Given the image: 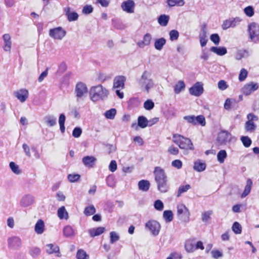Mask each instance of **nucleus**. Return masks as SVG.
<instances>
[{
  "instance_id": "nucleus-1",
  "label": "nucleus",
  "mask_w": 259,
  "mask_h": 259,
  "mask_svg": "<svg viewBox=\"0 0 259 259\" xmlns=\"http://www.w3.org/2000/svg\"><path fill=\"white\" fill-rule=\"evenodd\" d=\"M153 175L157 190L162 193H167L170 189V185L164 169L160 166L155 167Z\"/></svg>"
},
{
  "instance_id": "nucleus-2",
  "label": "nucleus",
  "mask_w": 259,
  "mask_h": 259,
  "mask_svg": "<svg viewBox=\"0 0 259 259\" xmlns=\"http://www.w3.org/2000/svg\"><path fill=\"white\" fill-rule=\"evenodd\" d=\"M90 94L91 99L96 102L100 100H104L108 95V91L105 88L100 84L97 86L93 87L90 89Z\"/></svg>"
},
{
  "instance_id": "nucleus-3",
  "label": "nucleus",
  "mask_w": 259,
  "mask_h": 259,
  "mask_svg": "<svg viewBox=\"0 0 259 259\" xmlns=\"http://www.w3.org/2000/svg\"><path fill=\"white\" fill-rule=\"evenodd\" d=\"M173 142L183 149L193 150L194 147L191 140L179 134L173 135Z\"/></svg>"
},
{
  "instance_id": "nucleus-4",
  "label": "nucleus",
  "mask_w": 259,
  "mask_h": 259,
  "mask_svg": "<svg viewBox=\"0 0 259 259\" xmlns=\"http://www.w3.org/2000/svg\"><path fill=\"white\" fill-rule=\"evenodd\" d=\"M151 72L145 70L143 72L139 81L141 88H144L147 93H149V90L154 86L153 80L151 78Z\"/></svg>"
},
{
  "instance_id": "nucleus-5",
  "label": "nucleus",
  "mask_w": 259,
  "mask_h": 259,
  "mask_svg": "<svg viewBox=\"0 0 259 259\" xmlns=\"http://www.w3.org/2000/svg\"><path fill=\"white\" fill-rule=\"evenodd\" d=\"M49 36L58 40H61L66 35V31L62 27H57L49 30Z\"/></svg>"
},
{
  "instance_id": "nucleus-6",
  "label": "nucleus",
  "mask_w": 259,
  "mask_h": 259,
  "mask_svg": "<svg viewBox=\"0 0 259 259\" xmlns=\"http://www.w3.org/2000/svg\"><path fill=\"white\" fill-rule=\"evenodd\" d=\"M177 213L180 219L183 222H188L189 221L190 212L185 205L183 204L178 205Z\"/></svg>"
},
{
  "instance_id": "nucleus-7",
  "label": "nucleus",
  "mask_w": 259,
  "mask_h": 259,
  "mask_svg": "<svg viewBox=\"0 0 259 259\" xmlns=\"http://www.w3.org/2000/svg\"><path fill=\"white\" fill-rule=\"evenodd\" d=\"M145 227L151 231L152 234L154 236L158 235L161 228L160 224L155 220L148 221L145 224Z\"/></svg>"
},
{
  "instance_id": "nucleus-8",
  "label": "nucleus",
  "mask_w": 259,
  "mask_h": 259,
  "mask_svg": "<svg viewBox=\"0 0 259 259\" xmlns=\"http://www.w3.org/2000/svg\"><path fill=\"white\" fill-rule=\"evenodd\" d=\"M258 88L259 85L257 83L251 81L245 84L242 88L241 92L244 95L248 96L258 90Z\"/></svg>"
},
{
  "instance_id": "nucleus-9",
  "label": "nucleus",
  "mask_w": 259,
  "mask_h": 259,
  "mask_svg": "<svg viewBox=\"0 0 259 259\" xmlns=\"http://www.w3.org/2000/svg\"><path fill=\"white\" fill-rule=\"evenodd\" d=\"M231 137L230 133L223 130L218 134L217 141L221 145L225 144L230 141Z\"/></svg>"
},
{
  "instance_id": "nucleus-10",
  "label": "nucleus",
  "mask_w": 259,
  "mask_h": 259,
  "mask_svg": "<svg viewBox=\"0 0 259 259\" xmlns=\"http://www.w3.org/2000/svg\"><path fill=\"white\" fill-rule=\"evenodd\" d=\"M88 88L85 83L82 82H77L75 86V92L77 98L83 97L84 94H87Z\"/></svg>"
},
{
  "instance_id": "nucleus-11",
  "label": "nucleus",
  "mask_w": 259,
  "mask_h": 259,
  "mask_svg": "<svg viewBox=\"0 0 259 259\" xmlns=\"http://www.w3.org/2000/svg\"><path fill=\"white\" fill-rule=\"evenodd\" d=\"M203 92V84L201 82H197L189 89L190 94L196 97L200 96Z\"/></svg>"
},
{
  "instance_id": "nucleus-12",
  "label": "nucleus",
  "mask_w": 259,
  "mask_h": 259,
  "mask_svg": "<svg viewBox=\"0 0 259 259\" xmlns=\"http://www.w3.org/2000/svg\"><path fill=\"white\" fill-rule=\"evenodd\" d=\"M241 19L239 17L226 20L222 25L223 30H226L230 27H234L239 24Z\"/></svg>"
},
{
  "instance_id": "nucleus-13",
  "label": "nucleus",
  "mask_w": 259,
  "mask_h": 259,
  "mask_svg": "<svg viewBox=\"0 0 259 259\" xmlns=\"http://www.w3.org/2000/svg\"><path fill=\"white\" fill-rule=\"evenodd\" d=\"M135 3L133 0H127L122 3L121 8L122 10L127 13H133L134 12Z\"/></svg>"
},
{
  "instance_id": "nucleus-14",
  "label": "nucleus",
  "mask_w": 259,
  "mask_h": 259,
  "mask_svg": "<svg viewBox=\"0 0 259 259\" xmlns=\"http://www.w3.org/2000/svg\"><path fill=\"white\" fill-rule=\"evenodd\" d=\"M8 244L10 248L14 249H18L20 248L22 245L21 239L16 236L9 238L8 239Z\"/></svg>"
},
{
  "instance_id": "nucleus-15",
  "label": "nucleus",
  "mask_w": 259,
  "mask_h": 259,
  "mask_svg": "<svg viewBox=\"0 0 259 259\" xmlns=\"http://www.w3.org/2000/svg\"><path fill=\"white\" fill-rule=\"evenodd\" d=\"M248 31L249 37L253 40L259 35V25L254 22L250 23L248 26Z\"/></svg>"
},
{
  "instance_id": "nucleus-16",
  "label": "nucleus",
  "mask_w": 259,
  "mask_h": 259,
  "mask_svg": "<svg viewBox=\"0 0 259 259\" xmlns=\"http://www.w3.org/2000/svg\"><path fill=\"white\" fill-rule=\"evenodd\" d=\"M97 159L93 156H86L83 157L82 162L83 164L88 167H93L95 165Z\"/></svg>"
},
{
  "instance_id": "nucleus-17",
  "label": "nucleus",
  "mask_w": 259,
  "mask_h": 259,
  "mask_svg": "<svg viewBox=\"0 0 259 259\" xmlns=\"http://www.w3.org/2000/svg\"><path fill=\"white\" fill-rule=\"evenodd\" d=\"M125 80L126 78L124 76H116L113 80V88H124Z\"/></svg>"
},
{
  "instance_id": "nucleus-18",
  "label": "nucleus",
  "mask_w": 259,
  "mask_h": 259,
  "mask_svg": "<svg viewBox=\"0 0 259 259\" xmlns=\"http://www.w3.org/2000/svg\"><path fill=\"white\" fill-rule=\"evenodd\" d=\"M4 44L3 49L6 52H10L11 49L12 41L11 38L9 34L6 33L3 36Z\"/></svg>"
},
{
  "instance_id": "nucleus-19",
  "label": "nucleus",
  "mask_w": 259,
  "mask_h": 259,
  "mask_svg": "<svg viewBox=\"0 0 259 259\" xmlns=\"http://www.w3.org/2000/svg\"><path fill=\"white\" fill-rule=\"evenodd\" d=\"M15 96L21 102H24L28 97V91L26 89H21L15 93Z\"/></svg>"
},
{
  "instance_id": "nucleus-20",
  "label": "nucleus",
  "mask_w": 259,
  "mask_h": 259,
  "mask_svg": "<svg viewBox=\"0 0 259 259\" xmlns=\"http://www.w3.org/2000/svg\"><path fill=\"white\" fill-rule=\"evenodd\" d=\"M46 246L48 247L47 249V252L49 254H52L54 253H58L57 256L60 257L61 254L59 251V247L56 244H48Z\"/></svg>"
},
{
  "instance_id": "nucleus-21",
  "label": "nucleus",
  "mask_w": 259,
  "mask_h": 259,
  "mask_svg": "<svg viewBox=\"0 0 259 259\" xmlns=\"http://www.w3.org/2000/svg\"><path fill=\"white\" fill-rule=\"evenodd\" d=\"M70 8H65V15L67 16V19L69 22L74 21L78 19V15L76 12H70Z\"/></svg>"
},
{
  "instance_id": "nucleus-22",
  "label": "nucleus",
  "mask_w": 259,
  "mask_h": 259,
  "mask_svg": "<svg viewBox=\"0 0 259 259\" xmlns=\"http://www.w3.org/2000/svg\"><path fill=\"white\" fill-rule=\"evenodd\" d=\"M33 202V197L30 195H27L22 198L20 203L21 206L23 207H27L31 205Z\"/></svg>"
},
{
  "instance_id": "nucleus-23",
  "label": "nucleus",
  "mask_w": 259,
  "mask_h": 259,
  "mask_svg": "<svg viewBox=\"0 0 259 259\" xmlns=\"http://www.w3.org/2000/svg\"><path fill=\"white\" fill-rule=\"evenodd\" d=\"M151 35L147 33L144 35L143 40L138 42V45L141 48H144L145 46H149L151 42Z\"/></svg>"
},
{
  "instance_id": "nucleus-24",
  "label": "nucleus",
  "mask_w": 259,
  "mask_h": 259,
  "mask_svg": "<svg viewBox=\"0 0 259 259\" xmlns=\"http://www.w3.org/2000/svg\"><path fill=\"white\" fill-rule=\"evenodd\" d=\"M206 167V163L200 160H197L194 163L193 168L198 172L204 171Z\"/></svg>"
},
{
  "instance_id": "nucleus-25",
  "label": "nucleus",
  "mask_w": 259,
  "mask_h": 259,
  "mask_svg": "<svg viewBox=\"0 0 259 259\" xmlns=\"http://www.w3.org/2000/svg\"><path fill=\"white\" fill-rule=\"evenodd\" d=\"M34 231L37 234H41L45 231V223L44 222L41 220H38L35 225Z\"/></svg>"
},
{
  "instance_id": "nucleus-26",
  "label": "nucleus",
  "mask_w": 259,
  "mask_h": 259,
  "mask_svg": "<svg viewBox=\"0 0 259 259\" xmlns=\"http://www.w3.org/2000/svg\"><path fill=\"white\" fill-rule=\"evenodd\" d=\"M150 186V183L149 181L142 180L138 183L139 189L143 191L147 192L149 190Z\"/></svg>"
},
{
  "instance_id": "nucleus-27",
  "label": "nucleus",
  "mask_w": 259,
  "mask_h": 259,
  "mask_svg": "<svg viewBox=\"0 0 259 259\" xmlns=\"http://www.w3.org/2000/svg\"><path fill=\"white\" fill-rule=\"evenodd\" d=\"M105 230V228L102 227H99L96 228H93L89 230L90 235L92 237H94L102 234Z\"/></svg>"
},
{
  "instance_id": "nucleus-28",
  "label": "nucleus",
  "mask_w": 259,
  "mask_h": 259,
  "mask_svg": "<svg viewBox=\"0 0 259 259\" xmlns=\"http://www.w3.org/2000/svg\"><path fill=\"white\" fill-rule=\"evenodd\" d=\"M210 51L219 56L225 55L227 53V49L224 47H212L210 48Z\"/></svg>"
},
{
  "instance_id": "nucleus-29",
  "label": "nucleus",
  "mask_w": 259,
  "mask_h": 259,
  "mask_svg": "<svg viewBox=\"0 0 259 259\" xmlns=\"http://www.w3.org/2000/svg\"><path fill=\"white\" fill-rule=\"evenodd\" d=\"M253 183L252 181L250 179H248L246 181V185L245 187L243 193L241 194V198H244L248 195L250 192Z\"/></svg>"
},
{
  "instance_id": "nucleus-30",
  "label": "nucleus",
  "mask_w": 259,
  "mask_h": 259,
  "mask_svg": "<svg viewBox=\"0 0 259 259\" xmlns=\"http://www.w3.org/2000/svg\"><path fill=\"white\" fill-rule=\"evenodd\" d=\"M137 121L138 126L141 128H144L148 125V119L143 115L139 116L138 118Z\"/></svg>"
},
{
  "instance_id": "nucleus-31",
  "label": "nucleus",
  "mask_w": 259,
  "mask_h": 259,
  "mask_svg": "<svg viewBox=\"0 0 259 259\" xmlns=\"http://www.w3.org/2000/svg\"><path fill=\"white\" fill-rule=\"evenodd\" d=\"M45 123L49 126H53L57 124V119L53 115H47L44 118Z\"/></svg>"
},
{
  "instance_id": "nucleus-32",
  "label": "nucleus",
  "mask_w": 259,
  "mask_h": 259,
  "mask_svg": "<svg viewBox=\"0 0 259 259\" xmlns=\"http://www.w3.org/2000/svg\"><path fill=\"white\" fill-rule=\"evenodd\" d=\"M194 239L188 240L185 242V248L188 252H193L195 250V243H193Z\"/></svg>"
},
{
  "instance_id": "nucleus-33",
  "label": "nucleus",
  "mask_w": 259,
  "mask_h": 259,
  "mask_svg": "<svg viewBox=\"0 0 259 259\" xmlns=\"http://www.w3.org/2000/svg\"><path fill=\"white\" fill-rule=\"evenodd\" d=\"M166 42V39L164 37H161L156 39L154 42V47L155 49L158 51L161 50L163 46L165 45Z\"/></svg>"
},
{
  "instance_id": "nucleus-34",
  "label": "nucleus",
  "mask_w": 259,
  "mask_h": 259,
  "mask_svg": "<svg viewBox=\"0 0 259 259\" xmlns=\"http://www.w3.org/2000/svg\"><path fill=\"white\" fill-rule=\"evenodd\" d=\"M57 214L58 217L61 220H67L68 219V213L64 206H61L58 209Z\"/></svg>"
},
{
  "instance_id": "nucleus-35",
  "label": "nucleus",
  "mask_w": 259,
  "mask_h": 259,
  "mask_svg": "<svg viewBox=\"0 0 259 259\" xmlns=\"http://www.w3.org/2000/svg\"><path fill=\"white\" fill-rule=\"evenodd\" d=\"M169 19V17L166 15H161L158 18V22L162 26H166Z\"/></svg>"
},
{
  "instance_id": "nucleus-36",
  "label": "nucleus",
  "mask_w": 259,
  "mask_h": 259,
  "mask_svg": "<svg viewBox=\"0 0 259 259\" xmlns=\"http://www.w3.org/2000/svg\"><path fill=\"white\" fill-rule=\"evenodd\" d=\"M63 234L66 237H71L74 236V232L70 226H66L63 228Z\"/></svg>"
},
{
  "instance_id": "nucleus-37",
  "label": "nucleus",
  "mask_w": 259,
  "mask_h": 259,
  "mask_svg": "<svg viewBox=\"0 0 259 259\" xmlns=\"http://www.w3.org/2000/svg\"><path fill=\"white\" fill-rule=\"evenodd\" d=\"M244 127L246 132L252 133L255 130L256 125L254 122H251L250 121L247 120L245 123Z\"/></svg>"
},
{
  "instance_id": "nucleus-38",
  "label": "nucleus",
  "mask_w": 259,
  "mask_h": 259,
  "mask_svg": "<svg viewBox=\"0 0 259 259\" xmlns=\"http://www.w3.org/2000/svg\"><path fill=\"white\" fill-rule=\"evenodd\" d=\"M163 217L166 223L170 222L173 220V213L171 210H166L163 211Z\"/></svg>"
},
{
  "instance_id": "nucleus-39",
  "label": "nucleus",
  "mask_w": 259,
  "mask_h": 259,
  "mask_svg": "<svg viewBox=\"0 0 259 259\" xmlns=\"http://www.w3.org/2000/svg\"><path fill=\"white\" fill-rule=\"evenodd\" d=\"M185 88V84L182 80H180L174 87V92L176 94H179Z\"/></svg>"
},
{
  "instance_id": "nucleus-40",
  "label": "nucleus",
  "mask_w": 259,
  "mask_h": 259,
  "mask_svg": "<svg viewBox=\"0 0 259 259\" xmlns=\"http://www.w3.org/2000/svg\"><path fill=\"white\" fill-rule=\"evenodd\" d=\"M227 157V154L226 151L225 150H220L218 154H217V159L218 161L220 163H223L224 162L225 159Z\"/></svg>"
},
{
  "instance_id": "nucleus-41",
  "label": "nucleus",
  "mask_w": 259,
  "mask_h": 259,
  "mask_svg": "<svg viewBox=\"0 0 259 259\" xmlns=\"http://www.w3.org/2000/svg\"><path fill=\"white\" fill-rule=\"evenodd\" d=\"M195 122H196V125H201L203 126L206 124L205 118L202 115H199L197 116L194 115Z\"/></svg>"
},
{
  "instance_id": "nucleus-42",
  "label": "nucleus",
  "mask_w": 259,
  "mask_h": 259,
  "mask_svg": "<svg viewBox=\"0 0 259 259\" xmlns=\"http://www.w3.org/2000/svg\"><path fill=\"white\" fill-rule=\"evenodd\" d=\"M191 188V186L189 184H187L185 186H180L178 190L177 197H179L181 196L182 194L186 192L189 189Z\"/></svg>"
},
{
  "instance_id": "nucleus-43",
  "label": "nucleus",
  "mask_w": 259,
  "mask_h": 259,
  "mask_svg": "<svg viewBox=\"0 0 259 259\" xmlns=\"http://www.w3.org/2000/svg\"><path fill=\"white\" fill-rule=\"evenodd\" d=\"M167 4L169 7H174L176 5L183 6L185 2L184 0H167Z\"/></svg>"
},
{
  "instance_id": "nucleus-44",
  "label": "nucleus",
  "mask_w": 259,
  "mask_h": 259,
  "mask_svg": "<svg viewBox=\"0 0 259 259\" xmlns=\"http://www.w3.org/2000/svg\"><path fill=\"white\" fill-rule=\"evenodd\" d=\"M116 114V110L114 108L110 109V110H108L106 111L105 112V116L106 118L110 119H113L114 118Z\"/></svg>"
},
{
  "instance_id": "nucleus-45",
  "label": "nucleus",
  "mask_w": 259,
  "mask_h": 259,
  "mask_svg": "<svg viewBox=\"0 0 259 259\" xmlns=\"http://www.w3.org/2000/svg\"><path fill=\"white\" fill-rule=\"evenodd\" d=\"M96 212V209L94 205H91L85 208L83 213L87 216H90Z\"/></svg>"
},
{
  "instance_id": "nucleus-46",
  "label": "nucleus",
  "mask_w": 259,
  "mask_h": 259,
  "mask_svg": "<svg viewBox=\"0 0 259 259\" xmlns=\"http://www.w3.org/2000/svg\"><path fill=\"white\" fill-rule=\"evenodd\" d=\"M106 184L108 186L113 188L115 185V180L114 176L113 175H109L106 179Z\"/></svg>"
},
{
  "instance_id": "nucleus-47",
  "label": "nucleus",
  "mask_w": 259,
  "mask_h": 259,
  "mask_svg": "<svg viewBox=\"0 0 259 259\" xmlns=\"http://www.w3.org/2000/svg\"><path fill=\"white\" fill-rule=\"evenodd\" d=\"M232 229L234 233L239 234L241 233L242 227L238 222H235L232 225Z\"/></svg>"
},
{
  "instance_id": "nucleus-48",
  "label": "nucleus",
  "mask_w": 259,
  "mask_h": 259,
  "mask_svg": "<svg viewBox=\"0 0 259 259\" xmlns=\"http://www.w3.org/2000/svg\"><path fill=\"white\" fill-rule=\"evenodd\" d=\"M169 38L171 41L176 40L179 36V32L178 30L173 29L169 31Z\"/></svg>"
},
{
  "instance_id": "nucleus-49",
  "label": "nucleus",
  "mask_w": 259,
  "mask_h": 259,
  "mask_svg": "<svg viewBox=\"0 0 259 259\" xmlns=\"http://www.w3.org/2000/svg\"><path fill=\"white\" fill-rule=\"evenodd\" d=\"M9 166L12 171L15 174L19 175L21 173L19 166L14 162H11L9 164Z\"/></svg>"
},
{
  "instance_id": "nucleus-50",
  "label": "nucleus",
  "mask_w": 259,
  "mask_h": 259,
  "mask_svg": "<svg viewBox=\"0 0 259 259\" xmlns=\"http://www.w3.org/2000/svg\"><path fill=\"white\" fill-rule=\"evenodd\" d=\"M154 107V103L150 99L146 100L144 103V108L147 110H151Z\"/></svg>"
},
{
  "instance_id": "nucleus-51",
  "label": "nucleus",
  "mask_w": 259,
  "mask_h": 259,
  "mask_svg": "<svg viewBox=\"0 0 259 259\" xmlns=\"http://www.w3.org/2000/svg\"><path fill=\"white\" fill-rule=\"evenodd\" d=\"M241 141L245 147H249L252 143L251 140L247 136H242L241 137Z\"/></svg>"
},
{
  "instance_id": "nucleus-52",
  "label": "nucleus",
  "mask_w": 259,
  "mask_h": 259,
  "mask_svg": "<svg viewBox=\"0 0 259 259\" xmlns=\"http://www.w3.org/2000/svg\"><path fill=\"white\" fill-rule=\"evenodd\" d=\"M119 239V236L114 231L110 233V242L111 244L114 243Z\"/></svg>"
},
{
  "instance_id": "nucleus-53",
  "label": "nucleus",
  "mask_w": 259,
  "mask_h": 259,
  "mask_svg": "<svg viewBox=\"0 0 259 259\" xmlns=\"http://www.w3.org/2000/svg\"><path fill=\"white\" fill-rule=\"evenodd\" d=\"M244 12L248 17H251L254 14V9L252 6H247L244 9Z\"/></svg>"
},
{
  "instance_id": "nucleus-54",
  "label": "nucleus",
  "mask_w": 259,
  "mask_h": 259,
  "mask_svg": "<svg viewBox=\"0 0 259 259\" xmlns=\"http://www.w3.org/2000/svg\"><path fill=\"white\" fill-rule=\"evenodd\" d=\"M87 257H89V256L83 249H79L77 251L76 253V258L77 259H87Z\"/></svg>"
},
{
  "instance_id": "nucleus-55",
  "label": "nucleus",
  "mask_w": 259,
  "mask_h": 259,
  "mask_svg": "<svg viewBox=\"0 0 259 259\" xmlns=\"http://www.w3.org/2000/svg\"><path fill=\"white\" fill-rule=\"evenodd\" d=\"M40 252V249L37 247H32L29 249V253L33 257H35L38 256Z\"/></svg>"
},
{
  "instance_id": "nucleus-56",
  "label": "nucleus",
  "mask_w": 259,
  "mask_h": 259,
  "mask_svg": "<svg viewBox=\"0 0 259 259\" xmlns=\"http://www.w3.org/2000/svg\"><path fill=\"white\" fill-rule=\"evenodd\" d=\"M154 207L156 210L161 211L163 209L164 205L161 200L158 199L154 202Z\"/></svg>"
},
{
  "instance_id": "nucleus-57",
  "label": "nucleus",
  "mask_w": 259,
  "mask_h": 259,
  "mask_svg": "<svg viewBox=\"0 0 259 259\" xmlns=\"http://www.w3.org/2000/svg\"><path fill=\"white\" fill-rule=\"evenodd\" d=\"M248 75L247 71L244 69L242 68L240 70V73L239 74V80L240 81H244L246 78L247 77Z\"/></svg>"
},
{
  "instance_id": "nucleus-58",
  "label": "nucleus",
  "mask_w": 259,
  "mask_h": 259,
  "mask_svg": "<svg viewBox=\"0 0 259 259\" xmlns=\"http://www.w3.org/2000/svg\"><path fill=\"white\" fill-rule=\"evenodd\" d=\"M206 27L207 25L205 23L201 25L199 37H207Z\"/></svg>"
},
{
  "instance_id": "nucleus-59",
  "label": "nucleus",
  "mask_w": 259,
  "mask_h": 259,
  "mask_svg": "<svg viewBox=\"0 0 259 259\" xmlns=\"http://www.w3.org/2000/svg\"><path fill=\"white\" fill-rule=\"evenodd\" d=\"M210 39L215 45H218L220 41V37L218 33L212 34L210 36Z\"/></svg>"
},
{
  "instance_id": "nucleus-60",
  "label": "nucleus",
  "mask_w": 259,
  "mask_h": 259,
  "mask_svg": "<svg viewBox=\"0 0 259 259\" xmlns=\"http://www.w3.org/2000/svg\"><path fill=\"white\" fill-rule=\"evenodd\" d=\"M93 11V7L91 5H87L83 7L82 12L83 14L88 15Z\"/></svg>"
},
{
  "instance_id": "nucleus-61",
  "label": "nucleus",
  "mask_w": 259,
  "mask_h": 259,
  "mask_svg": "<svg viewBox=\"0 0 259 259\" xmlns=\"http://www.w3.org/2000/svg\"><path fill=\"white\" fill-rule=\"evenodd\" d=\"M82 134V129L80 127H75L72 131V136L74 138H79Z\"/></svg>"
},
{
  "instance_id": "nucleus-62",
  "label": "nucleus",
  "mask_w": 259,
  "mask_h": 259,
  "mask_svg": "<svg viewBox=\"0 0 259 259\" xmlns=\"http://www.w3.org/2000/svg\"><path fill=\"white\" fill-rule=\"evenodd\" d=\"M80 177V176L78 174H69L68 175L69 181L72 183L77 182Z\"/></svg>"
},
{
  "instance_id": "nucleus-63",
  "label": "nucleus",
  "mask_w": 259,
  "mask_h": 259,
  "mask_svg": "<svg viewBox=\"0 0 259 259\" xmlns=\"http://www.w3.org/2000/svg\"><path fill=\"white\" fill-rule=\"evenodd\" d=\"M218 88L221 91H224L228 88V85L224 80H221L218 83Z\"/></svg>"
},
{
  "instance_id": "nucleus-64",
  "label": "nucleus",
  "mask_w": 259,
  "mask_h": 259,
  "mask_svg": "<svg viewBox=\"0 0 259 259\" xmlns=\"http://www.w3.org/2000/svg\"><path fill=\"white\" fill-rule=\"evenodd\" d=\"M183 119L186 120L188 123L192 124L193 125H196V122H195L194 115H187L185 116Z\"/></svg>"
}]
</instances>
